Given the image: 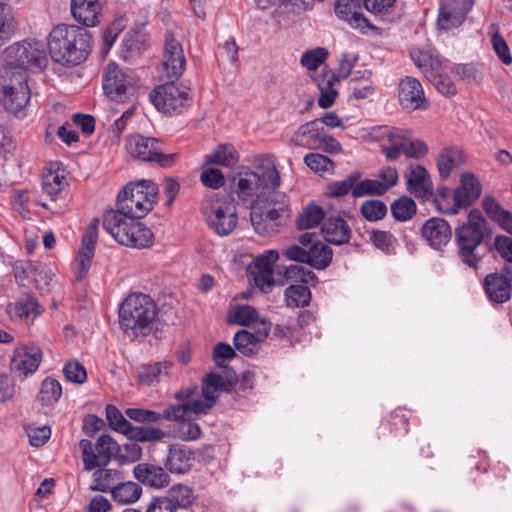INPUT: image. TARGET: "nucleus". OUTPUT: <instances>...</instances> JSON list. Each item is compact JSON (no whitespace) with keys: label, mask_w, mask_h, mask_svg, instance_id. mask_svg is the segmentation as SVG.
I'll return each mask as SVG.
<instances>
[{"label":"nucleus","mask_w":512,"mask_h":512,"mask_svg":"<svg viewBox=\"0 0 512 512\" xmlns=\"http://www.w3.org/2000/svg\"><path fill=\"white\" fill-rule=\"evenodd\" d=\"M483 288L487 298L493 303L502 304L511 298L512 286L506 279L498 276V272L485 276Z\"/></svg>","instance_id":"cd10ccee"},{"label":"nucleus","mask_w":512,"mask_h":512,"mask_svg":"<svg viewBox=\"0 0 512 512\" xmlns=\"http://www.w3.org/2000/svg\"><path fill=\"white\" fill-rule=\"evenodd\" d=\"M103 9L101 0H71L73 18L85 27H95L100 23Z\"/></svg>","instance_id":"4be33fe9"},{"label":"nucleus","mask_w":512,"mask_h":512,"mask_svg":"<svg viewBox=\"0 0 512 512\" xmlns=\"http://www.w3.org/2000/svg\"><path fill=\"white\" fill-rule=\"evenodd\" d=\"M382 182L378 179H364L357 182V185L352 190V196L354 198L363 197L366 195L382 196L386 193Z\"/></svg>","instance_id":"864d4df0"},{"label":"nucleus","mask_w":512,"mask_h":512,"mask_svg":"<svg viewBox=\"0 0 512 512\" xmlns=\"http://www.w3.org/2000/svg\"><path fill=\"white\" fill-rule=\"evenodd\" d=\"M79 448L85 471L106 467L112 458L116 460L119 444L108 434L98 437L95 444L88 439H81Z\"/></svg>","instance_id":"9b49d317"},{"label":"nucleus","mask_w":512,"mask_h":512,"mask_svg":"<svg viewBox=\"0 0 512 512\" xmlns=\"http://www.w3.org/2000/svg\"><path fill=\"white\" fill-rule=\"evenodd\" d=\"M142 494V487L133 482L121 480L111 490L112 499L122 505L136 502Z\"/></svg>","instance_id":"e433bc0d"},{"label":"nucleus","mask_w":512,"mask_h":512,"mask_svg":"<svg viewBox=\"0 0 512 512\" xmlns=\"http://www.w3.org/2000/svg\"><path fill=\"white\" fill-rule=\"evenodd\" d=\"M125 436L128 440L136 442H157L162 440L166 433L158 427L134 426L131 424Z\"/></svg>","instance_id":"79ce46f5"},{"label":"nucleus","mask_w":512,"mask_h":512,"mask_svg":"<svg viewBox=\"0 0 512 512\" xmlns=\"http://www.w3.org/2000/svg\"><path fill=\"white\" fill-rule=\"evenodd\" d=\"M125 415L132 421L142 424L157 423L161 419V414L148 409L127 408Z\"/></svg>","instance_id":"052dcab7"},{"label":"nucleus","mask_w":512,"mask_h":512,"mask_svg":"<svg viewBox=\"0 0 512 512\" xmlns=\"http://www.w3.org/2000/svg\"><path fill=\"white\" fill-rule=\"evenodd\" d=\"M102 87L110 100L124 103L136 96L140 84L139 78L132 71H124L115 62H111L104 69Z\"/></svg>","instance_id":"6e6552de"},{"label":"nucleus","mask_w":512,"mask_h":512,"mask_svg":"<svg viewBox=\"0 0 512 512\" xmlns=\"http://www.w3.org/2000/svg\"><path fill=\"white\" fill-rule=\"evenodd\" d=\"M326 242L333 245H343L349 242L352 230L341 216L327 217L321 226Z\"/></svg>","instance_id":"393cba45"},{"label":"nucleus","mask_w":512,"mask_h":512,"mask_svg":"<svg viewBox=\"0 0 512 512\" xmlns=\"http://www.w3.org/2000/svg\"><path fill=\"white\" fill-rule=\"evenodd\" d=\"M42 360V352L38 347H22L15 350L11 362L13 370L22 373L24 376L34 373Z\"/></svg>","instance_id":"a878e982"},{"label":"nucleus","mask_w":512,"mask_h":512,"mask_svg":"<svg viewBox=\"0 0 512 512\" xmlns=\"http://www.w3.org/2000/svg\"><path fill=\"white\" fill-rule=\"evenodd\" d=\"M361 215L369 222L382 220L387 214L386 204L378 199H369L360 206Z\"/></svg>","instance_id":"de8ad7c7"},{"label":"nucleus","mask_w":512,"mask_h":512,"mask_svg":"<svg viewBox=\"0 0 512 512\" xmlns=\"http://www.w3.org/2000/svg\"><path fill=\"white\" fill-rule=\"evenodd\" d=\"M285 302L288 307H306L310 304L312 293L308 286L303 284H291L285 289Z\"/></svg>","instance_id":"a19ab883"},{"label":"nucleus","mask_w":512,"mask_h":512,"mask_svg":"<svg viewBox=\"0 0 512 512\" xmlns=\"http://www.w3.org/2000/svg\"><path fill=\"white\" fill-rule=\"evenodd\" d=\"M415 65L422 70L429 82L433 81L438 74L444 72L442 61L438 56H434L427 52L420 51L417 55L412 56Z\"/></svg>","instance_id":"4c0bfd02"},{"label":"nucleus","mask_w":512,"mask_h":512,"mask_svg":"<svg viewBox=\"0 0 512 512\" xmlns=\"http://www.w3.org/2000/svg\"><path fill=\"white\" fill-rule=\"evenodd\" d=\"M317 87L320 91L318 105L321 108H329L333 105L338 92L334 89V85L338 82L336 73L329 69H324L323 73L315 78Z\"/></svg>","instance_id":"c756f323"},{"label":"nucleus","mask_w":512,"mask_h":512,"mask_svg":"<svg viewBox=\"0 0 512 512\" xmlns=\"http://www.w3.org/2000/svg\"><path fill=\"white\" fill-rule=\"evenodd\" d=\"M239 161V154L235 147L230 143L218 145L212 153L204 157L205 165H220L231 168Z\"/></svg>","instance_id":"7c9ffc66"},{"label":"nucleus","mask_w":512,"mask_h":512,"mask_svg":"<svg viewBox=\"0 0 512 512\" xmlns=\"http://www.w3.org/2000/svg\"><path fill=\"white\" fill-rule=\"evenodd\" d=\"M455 195V189H450L446 186H439L436 191L433 190V196L430 199H432V202L439 213L456 215L458 212L455 206Z\"/></svg>","instance_id":"72a5a7b5"},{"label":"nucleus","mask_w":512,"mask_h":512,"mask_svg":"<svg viewBox=\"0 0 512 512\" xmlns=\"http://www.w3.org/2000/svg\"><path fill=\"white\" fill-rule=\"evenodd\" d=\"M5 65L0 69L6 75L22 74L28 78V70H42L47 65L44 44L36 39H24L5 49Z\"/></svg>","instance_id":"39448f33"},{"label":"nucleus","mask_w":512,"mask_h":512,"mask_svg":"<svg viewBox=\"0 0 512 512\" xmlns=\"http://www.w3.org/2000/svg\"><path fill=\"white\" fill-rule=\"evenodd\" d=\"M139 219L107 211L103 216V228L119 244L142 249L152 245L154 235Z\"/></svg>","instance_id":"0eeeda50"},{"label":"nucleus","mask_w":512,"mask_h":512,"mask_svg":"<svg viewBox=\"0 0 512 512\" xmlns=\"http://www.w3.org/2000/svg\"><path fill=\"white\" fill-rule=\"evenodd\" d=\"M92 47L91 34L76 25L61 24L49 34L48 48L51 58L65 66H76L89 56Z\"/></svg>","instance_id":"f03ea898"},{"label":"nucleus","mask_w":512,"mask_h":512,"mask_svg":"<svg viewBox=\"0 0 512 512\" xmlns=\"http://www.w3.org/2000/svg\"><path fill=\"white\" fill-rule=\"evenodd\" d=\"M17 28L18 23L12 13L5 6H0V46L14 36Z\"/></svg>","instance_id":"3c124183"},{"label":"nucleus","mask_w":512,"mask_h":512,"mask_svg":"<svg viewBox=\"0 0 512 512\" xmlns=\"http://www.w3.org/2000/svg\"><path fill=\"white\" fill-rule=\"evenodd\" d=\"M158 85L150 92V100L155 108L167 115L181 114L190 100V89L176 83L177 80Z\"/></svg>","instance_id":"9d476101"},{"label":"nucleus","mask_w":512,"mask_h":512,"mask_svg":"<svg viewBox=\"0 0 512 512\" xmlns=\"http://www.w3.org/2000/svg\"><path fill=\"white\" fill-rule=\"evenodd\" d=\"M465 162L463 153L456 147H447L442 150L437 158V168L442 180H446L454 168H458Z\"/></svg>","instance_id":"2f4dec72"},{"label":"nucleus","mask_w":512,"mask_h":512,"mask_svg":"<svg viewBox=\"0 0 512 512\" xmlns=\"http://www.w3.org/2000/svg\"><path fill=\"white\" fill-rule=\"evenodd\" d=\"M238 216L233 203L224 205H213L211 214L208 216V226L219 236H227L236 228Z\"/></svg>","instance_id":"6ab92c4d"},{"label":"nucleus","mask_w":512,"mask_h":512,"mask_svg":"<svg viewBox=\"0 0 512 512\" xmlns=\"http://www.w3.org/2000/svg\"><path fill=\"white\" fill-rule=\"evenodd\" d=\"M482 208L492 222L512 236V213L509 210L504 209L493 196L483 198Z\"/></svg>","instance_id":"c85d7f7f"},{"label":"nucleus","mask_w":512,"mask_h":512,"mask_svg":"<svg viewBox=\"0 0 512 512\" xmlns=\"http://www.w3.org/2000/svg\"><path fill=\"white\" fill-rule=\"evenodd\" d=\"M163 68L168 78L178 80L186 65L182 45L171 32L165 33Z\"/></svg>","instance_id":"a211bd4d"},{"label":"nucleus","mask_w":512,"mask_h":512,"mask_svg":"<svg viewBox=\"0 0 512 512\" xmlns=\"http://www.w3.org/2000/svg\"><path fill=\"white\" fill-rule=\"evenodd\" d=\"M308 253V265L317 270H323L327 268L332 261L333 250L327 244L317 240L316 243H313L309 249H307Z\"/></svg>","instance_id":"c9c22d12"},{"label":"nucleus","mask_w":512,"mask_h":512,"mask_svg":"<svg viewBox=\"0 0 512 512\" xmlns=\"http://www.w3.org/2000/svg\"><path fill=\"white\" fill-rule=\"evenodd\" d=\"M133 475L138 482L151 488H163L170 483V476L164 468L150 463L136 465Z\"/></svg>","instance_id":"b1692460"},{"label":"nucleus","mask_w":512,"mask_h":512,"mask_svg":"<svg viewBox=\"0 0 512 512\" xmlns=\"http://www.w3.org/2000/svg\"><path fill=\"white\" fill-rule=\"evenodd\" d=\"M421 235L433 248L439 249L451 240L452 230L445 219L432 217L423 224Z\"/></svg>","instance_id":"5701e85b"},{"label":"nucleus","mask_w":512,"mask_h":512,"mask_svg":"<svg viewBox=\"0 0 512 512\" xmlns=\"http://www.w3.org/2000/svg\"><path fill=\"white\" fill-rule=\"evenodd\" d=\"M106 419L110 428L116 432L126 435L131 422L121 413V411L112 404H108L105 409Z\"/></svg>","instance_id":"603ef678"},{"label":"nucleus","mask_w":512,"mask_h":512,"mask_svg":"<svg viewBox=\"0 0 512 512\" xmlns=\"http://www.w3.org/2000/svg\"><path fill=\"white\" fill-rule=\"evenodd\" d=\"M281 184L275 164L261 158L253 171L245 168L231 178V199L250 209V220L255 232L266 236L282 225V219L290 216L288 198L277 191Z\"/></svg>","instance_id":"f257e3e1"},{"label":"nucleus","mask_w":512,"mask_h":512,"mask_svg":"<svg viewBox=\"0 0 512 512\" xmlns=\"http://www.w3.org/2000/svg\"><path fill=\"white\" fill-rule=\"evenodd\" d=\"M455 193V206L459 213L460 210L469 208L480 198L482 186L473 173L465 172L461 174L460 183L455 188Z\"/></svg>","instance_id":"aec40b11"},{"label":"nucleus","mask_w":512,"mask_h":512,"mask_svg":"<svg viewBox=\"0 0 512 512\" xmlns=\"http://www.w3.org/2000/svg\"><path fill=\"white\" fill-rule=\"evenodd\" d=\"M63 373L67 381L82 384L87 380L85 367L78 361H69L63 367Z\"/></svg>","instance_id":"680f3d73"},{"label":"nucleus","mask_w":512,"mask_h":512,"mask_svg":"<svg viewBox=\"0 0 512 512\" xmlns=\"http://www.w3.org/2000/svg\"><path fill=\"white\" fill-rule=\"evenodd\" d=\"M8 311L21 319H27L31 316L35 317L41 314L42 309L36 298L25 294L14 304L8 306Z\"/></svg>","instance_id":"ea45409f"},{"label":"nucleus","mask_w":512,"mask_h":512,"mask_svg":"<svg viewBox=\"0 0 512 512\" xmlns=\"http://www.w3.org/2000/svg\"><path fill=\"white\" fill-rule=\"evenodd\" d=\"M157 195L158 187L153 181L129 182L119 192L116 210L112 211L128 218H143L153 209Z\"/></svg>","instance_id":"423d86ee"},{"label":"nucleus","mask_w":512,"mask_h":512,"mask_svg":"<svg viewBox=\"0 0 512 512\" xmlns=\"http://www.w3.org/2000/svg\"><path fill=\"white\" fill-rule=\"evenodd\" d=\"M410 415V411L405 408L398 407L397 409H395L390 414L388 420L390 425L392 426V430L407 433L409 431L408 423Z\"/></svg>","instance_id":"0e129e2a"},{"label":"nucleus","mask_w":512,"mask_h":512,"mask_svg":"<svg viewBox=\"0 0 512 512\" xmlns=\"http://www.w3.org/2000/svg\"><path fill=\"white\" fill-rule=\"evenodd\" d=\"M93 473L92 491L111 492L114 486L122 480V472L116 469L96 468Z\"/></svg>","instance_id":"f704fd0d"},{"label":"nucleus","mask_w":512,"mask_h":512,"mask_svg":"<svg viewBox=\"0 0 512 512\" xmlns=\"http://www.w3.org/2000/svg\"><path fill=\"white\" fill-rule=\"evenodd\" d=\"M492 229H484L474 224H459L454 230L457 256L460 261L477 270L486 253L491 251Z\"/></svg>","instance_id":"20e7f679"},{"label":"nucleus","mask_w":512,"mask_h":512,"mask_svg":"<svg viewBox=\"0 0 512 512\" xmlns=\"http://www.w3.org/2000/svg\"><path fill=\"white\" fill-rule=\"evenodd\" d=\"M140 36L136 32H129L123 40L122 57L127 60L135 54H139L143 45Z\"/></svg>","instance_id":"69168bd1"},{"label":"nucleus","mask_w":512,"mask_h":512,"mask_svg":"<svg viewBox=\"0 0 512 512\" xmlns=\"http://www.w3.org/2000/svg\"><path fill=\"white\" fill-rule=\"evenodd\" d=\"M62 395V386L60 382L54 378H46L41 385L38 394V400L44 406H51L58 402Z\"/></svg>","instance_id":"a18cd8bd"},{"label":"nucleus","mask_w":512,"mask_h":512,"mask_svg":"<svg viewBox=\"0 0 512 512\" xmlns=\"http://www.w3.org/2000/svg\"><path fill=\"white\" fill-rule=\"evenodd\" d=\"M258 311L250 305H239L229 315L228 322L241 326H249L258 320Z\"/></svg>","instance_id":"09e8293b"},{"label":"nucleus","mask_w":512,"mask_h":512,"mask_svg":"<svg viewBox=\"0 0 512 512\" xmlns=\"http://www.w3.org/2000/svg\"><path fill=\"white\" fill-rule=\"evenodd\" d=\"M491 27H495L496 30L492 34L491 43L493 49L499 59L505 64L510 65L512 63V55L510 53L509 46L503 36L499 33V30L495 24H492Z\"/></svg>","instance_id":"13d9d810"},{"label":"nucleus","mask_w":512,"mask_h":512,"mask_svg":"<svg viewBox=\"0 0 512 512\" xmlns=\"http://www.w3.org/2000/svg\"><path fill=\"white\" fill-rule=\"evenodd\" d=\"M361 177L360 172H352L342 181H334L327 186V195L331 198L346 196L355 188Z\"/></svg>","instance_id":"49530a36"},{"label":"nucleus","mask_w":512,"mask_h":512,"mask_svg":"<svg viewBox=\"0 0 512 512\" xmlns=\"http://www.w3.org/2000/svg\"><path fill=\"white\" fill-rule=\"evenodd\" d=\"M63 181L64 177L58 175L57 173H53L49 171L42 180V190L48 196H50L51 200H55L56 196L63 189Z\"/></svg>","instance_id":"bf43d9fd"},{"label":"nucleus","mask_w":512,"mask_h":512,"mask_svg":"<svg viewBox=\"0 0 512 512\" xmlns=\"http://www.w3.org/2000/svg\"><path fill=\"white\" fill-rule=\"evenodd\" d=\"M157 315V305L149 295L131 293L119 307L120 328L130 338L145 337L153 330Z\"/></svg>","instance_id":"7ed1b4c3"},{"label":"nucleus","mask_w":512,"mask_h":512,"mask_svg":"<svg viewBox=\"0 0 512 512\" xmlns=\"http://www.w3.org/2000/svg\"><path fill=\"white\" fill-rule=\"evenodd\" d=\"M31 278L33 279L36 288L43 290L48 287L51 281V273L46 264L41 262H31Z\"/></svg>","instance_id":"e2e57ef3"},{"label":"nucleus","mask_w":512,"mask_h":512,"mask_svg":"<svg viewBox=\"0 0 512 512\" xmlns=\"http://www.w3.org/2000/svg\"><path fill=\"white\" fill-rule=\"evenodd\" d=\"M398 98L400 105L409 111L426 110L429 101L424 95V90L418 79L406 76L398 85Z\"/></svg>","instance_id":"dca6fc26"},{"label":"nucleus","mask_w":512,"mask_h":512,"mask_svg":"<svg viewBox=\"0 0 512 512\" xmlns=\"http://www.w3.org/2000/svg\"><path fill=\"white\" fill-rule=\"evenodd\" d=\"M125 149L135 159L157 163L164 168L173 166L179 158L177 153H163L162 143L159 139L140 134L130 135L126 139Z\"/></svg>","instance_id":"1a4fd4ad"},{"label":"nucleus","mask_w":512,"mask_h":512,"mask_svg":"<svg viewBox=\"0 0 512 512\" xmlns=\"http://www.w3.org/2000/svg\"><path fill=\"white\" fill-rule=\"evenodd\" d=\"M475 0H441L437 27L449 31L461 26L474 6Z\"/></svg>","instance_id":"ddd939ff"},{"label":"nucleus","mask_w":512,"mask_h":512,"mask_svg":"<svg viewBox=\"0 0 512 512\" xmlns=\"http://www.w3.org/2000/svg\"><path fill=\"white\" fill-rule=\"evenodd\" d=\"M202 184L211 189H219L225 183L224 174L217 168H207L200 176Z\"/></svg>","instance_id":"338daca9"},{"label":"nucleus","mask_w":512,"mask_h":512,"mask_svg":"<svg viewBox=\"0 0 512 512\" xmlns=\"http://www.w3.org/2000/svg\"><path fill=\"white\" fill-rule=\"evenodd\" d=\"M271 328V322L267 318H261L255 333L246 329L238 330L233 337L234 348L246 357L256 354L258 344L268 337Z\"/></svg>","instance_id":"f3484780"},{"label":"nucleus","mask_w":512,"mask_h":512,"mask_svg":"<svg viewBox=\"0 0 512 512\" xmlns=\"http://www.w3.org/2000/svg\"><path fill=\"white\" fill-rule=\"evenodd\" d=\"M361 0H335L334 12L342 20L346 21L353 29L359 30L362 34L372 31L380 34V29L373 25L362 13Z\"/></svg>","instance_id":"4468645a"},{"label":"nucleus","mask_w":512,"mask_h":512,"mask_svg":"<svg viewBox=\"0 0 512 512\" xmlns=\"http://www.w3.org/2000/svg\"><path fill=\"white\" fill-rule=\"evenodd\" d=\"M329 56V52L324 47H317L315 49L305 51L300 59V63L308 70H316L323 64Z\"/></svg>","instance_id":"6e6d98bb"},{"label":"nucleus","mask_w":512,"mask_h":512,"mask_svg":"<svg viewBox=\"0 0 512 512\" xmlns=\"http://www.w3.org/2000/svg\"><path fill=\"white\" fill-rule=\"evenodd\" d=\"M141 456L142 447L136 441L129 440V442L119 445L116 461L120 465L134 463L140 460Z\"/></svg>","instance_id":"5fc2aeb1"},{"label":"nucleus","mask_w":512,"mask_h":512,"mask_svg":"<svg viewBox=\"0 0 512 512\" xmlns=\"http://www.w3.org/2000/svg\"><path fill=\"white\" fill-rule=\"evenodd\" d=\"M390 211L395 221L406 222L416 215L417 205L411 197L403 195L390 204Z\"/></svg>","instance_id":"58836bf2"},{"label":"nucleus","mask_w":512,"mask_h":512,"mask_svg":"<svg viewBox=\"0 0 512 512\" xmlns=\"http://www.w3.org/2000/svg\"><path fill=\"white\" fill-rule=\"evenodd\" d=\"M304 163L314 172H329L334 169V162L319 153H309L304 157Z\"/></svg>","instance_id":"4d7b16f0"},{"label":"nucleus","mask_w":512,"mask_h":512,"mask_svg":"<svg viewBox=\"0 0 512 512\" xmlns=\"http://www.w3.org/2000/svg\"><path fill=\"white\" fill-rule=\"evenodd\" d=\"M172 365L173 363L171 361L143 365L137 373V381L141 385L151 386L159 382L163 375H167Z\"/></svg>","instance_id":"473e14b6"},{"label":"nucleus","mask_w":512,"mask_h":512,"mask_svg":"<svg viewBox=\"0 0 512 512\" xmlns=\"http://www.w3.org/2000/svg\"><path fill=\"white\" fill-rule=\"evenodd\" d=\"M125 18L118 17L114 19L103 31L102 41L103 47L101 53L103 56L107 55L111 47L113 46L118 35L124 30Z\"/></svg>","instance_id":"8fccbe9b"},{"label":"nucleus","mask_w":512,"mask_h":512,"mask_svg":"<svg viewBox=\"0 0 512 512\" xmlns=\"http://www.w3.org/2000/svg\"><path fill=\"white\" fill-rule=\"evenodd\" d=\"M325 211L322 207L311 203L298 216L296 225L299 230L311 229L325 220Z\"/></svg>","instance_id":"37998d69"},{"label":"nucleus","mask_w":512,"mask_h":512,"mask_svg":"<svg viewBox=\"0 0 512 512\" xmlns=\"http://www.w3.org/2000/svg\"><path fill=\"white\" fill-rule=\"evenodd\" d=\"M171 504L174 505V508H188L194 502V493L193 490L184 484H176L173 485L165 495Z\"/></svg>","instance_id":"c03bdc74"},{"label":"nucleus","mask_w":512,"mask_h":512,"mask_svg":"<svg viewBox=\"0 0 512 512\" xmlns=\"http://www.w3.org/2000/svg\"><path fill=\"white\" fill-rule=\"evenodd\" d=\"M200 451H193L189 447L180 444L170 445L165 467L171 473L184 474L191 470L193 460L197 458Z\"/></svg>","instance_id":"412c9836"},{"label":"nucleus","mask_w":512,"mask_h":512,"mask_svg":"<svg viewBox=\"0 0 512 512\" xmlns=\"http://www.w3.org/2000/svg\"><path fill=\"white\" fill-rule=\"evenodd\" d=\"M324 129L320 126V120H312L302 124L292 135L290 142L294 146L308 147L310 149L318 148L322 139Z\"/></svg>","instance_id":"bb28decb"},{"label":"nucleus","mask_w":512,"mask_h":512,"mask_svg":"<svg viewBox=\"0 0 512 512\" xmlns=\"http://www.w3.org/2000/svg\"><path fill=\"white\" fill-rule=\"evenodd\" d=\"M406 189L418 200L425 202L433 196V183L427 169L419 164H410L404 172Z\"/></svg>","instance_id":"2eb2a0df"},{"label":"nucleus","mask_w":512,"mask_h":512,"mask_svg":"<svg viewBox=\"0 0 512 512\" xmlns=\"http://www.w3.org/2000/svg\"><path fill=\"white\" fill-rule=\"evenodd\" d=\"M0 87L2 88L0 100L7 111L18 112L28 104L30 89L24 72L12 75L0 72Z\"/></svg>","instance_id":"f8f14e48"},{"label":"nucleus","mask_w":512,"mask_h":512,"mask_svg":"<svg viewBox=\"0 0 512 512\" xmlns=\"http://www.w3.org/2000/svg\"><path fill=\"white\" fill-rule=\"evenodd\" d=\"M363 7L374 15H386L395 7L396 0H361Z\"/></svg>","instance_id":"774afa93"}]
</instances>
